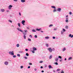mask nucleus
<instances>
[{
	"mask_svg": "<svg viewBox=\"0 0 73 73\" xmlns=\"http://www.w3.org/2000/svg\"><path fill=\"white\" fill-rule=\"evenodd\" d=\"M52 58V55H50V56L49 57V58L50 59H51V58Z\"/></svg>",
	"mask_w": 73,
	"mask_h": 73,
	"instance_id": "nucleus-19",
	"label": "nucleus"
},
{
	"mask_svg": "<svg viewBox=\"0 0 73 73\" xmlns=\"http://www.w3.org/2000/svg\"><path fill=\"white\" fill-rule=\"evenodd\" d=\"M28 40L29 41H32L31 39L29 38H28Z\"/></svg>",
	"mask_w": 73,
	"mask_h": 73,
	"instance_id": "nucleus-27",
	"label": "nucleus"
},
{
	"mask_svg": "<svg viewBox=\"0 0 73 73\" xmlns=\"http://www.w3.org/2000/svg\"><path fill=\"white\" fill-rule=\"evenodd\" d=\"M72 59V57H70L68 58V60L69 61V60H70Z\"/></svg>",
	"mask_w": 73,
	"mask_h": 73,
	"instance_id": "nucleus-16",
	"label": "nucleus"
},
{
	"mask_svg": "<svg viewBox=\"0 0 73 73\" xmlns=\"http://www.w3.org/2000/svg\"><path fill=\"white\" fill-rule=\"evenodd\" d=\"M18 26L19 27H21V25H20V23H18Z\"/></svg>",
	"mask_w": 73,
	"mask_h": 73,
	"instance_id": "nucleus-20",
	"label": "nucleus"
},
{
	"mask_svg": "<svg viewBox=\"0 0 73 73\" xmlns=\"http://www.w3.org/2000/svg\"><path fill=\"white\" fill-rule=\"evenodd\" d=\"M60 70L61 69H58L56 70V71H57V72H58V71H60Z\"/></svg>",
	"mask_w": 73,
	"mask_h": 73,
	"instance_id": "nucleus-31",
	"label": "nucleus"
},
{
	"mask_svg": "<svg viewBox=\"0 0 73 73\" xmlns=\"http://www.w3.org/2000/svg\"><path fill=\"white\" fill-rule=\"evenodd\" d=\"M58 58H59L61 59V58H62V57H61V56H59L58 57Z\"/></svg>",
	"mask_w": 73,
	"mask_h": 73,
	"instance_id": "nucleus-22",
	"label": "nucleus"
},
{
	"mask_svg": "<svg viewBox=\"0 0 73 73\" xmlns=\"http://www.w3.org/2000/svg\"><path fill=\"white\" fill-rule=\"evenodd\" d=\"M70 15H72V12H70L69 13Z\"/></svg>",
	"mask_w": 73,
	"mask_h": 73,
	"instance_id": "nucleus-54",
	"label": "nucleus"
},
{
	"mask_svg": "<svg viewBox=\"0 0 73 73\" xmlns=\"http://www.w3.org/2000/svg\"><path fill=\"white\" fill-rule=\"evenodd\" d=\"M61 8H58L57 9V11L58 12H61Z\"/></svg>",
	"mask_w": 73,
	"mask_h": 73,
	"instance_id": "nucleus-5",
	"label": "nucleus"
},
{
	"mask_svg": "<svg viewBox=\"0 0 73 73\" xmlns=\"http://www.w3.org/2000/svg\"><path fill=\"white\" fill-rule=\"evenodd\" d=\"M1 12H5V9H1Z\"/></svg>",
	"mask_w": 73,
	"mask_h": 73,
	"instance_id": "nucleus-8",
	"label": "nucleus"
},
{
	"mask_svg": "<svg viewBox=\"0 0 73 73\" xmlns=\"http://www.w3.org/2000/svg\"><path fill=\"white\" fill-rule=\"evenodd\" d=\"M33 50H34V51L37 50V48H36L35 47H33Z\"/></svg>",
	"mask_w": 73,
	"mask_h": 73,
	"instance_id": "nucleus-9",
	"label": "nucleus"
},
{
	"mask_svg": "<svg viewBox=\"0 0 73 73\" xmlns=\"http://www.w3.org/2000/svg\"><path fill=\"white\" fill-rule=\"evenodd\" d=\"M19 46H20V45L19 44H17V47H19Z\"/></svg>",
	"mask_w": 73,
	"mask_h": 73,
	"instance_id": "nucleus-23",
	"label": "nucleus"
},
{
	"mask_svg": "<svg viewBox=\"0 0 73 73\" xmlns=\"http://www.w3.org/2000/svg\"><path fill=\"white\" fill-rule=\"evenodd\" d=\"M42 29L40 28L39 29H36V30L37 31H40V30H41Z\"/></svg>",
	"mask_w": 73,
	"mask_h": 73,
	"instance_id": "nucleus-10",
	"label": "nucleus"
},
{
	"mask_svg": "<svg viewBox=\"0 0 73 73\" xmlns=\"http://www.w3.org/2000/svg\"><path fill=\"white\" fill-rule=\"evenodd\" d=\"M66 20H68V18L67 17H66Z\"/></svg>",
	"mask_w": 73,
	"mask_h": 73,
	"instance_id": "nucleus-64",
	"label": "nucleus"
},
{
	"mask_svg": "<svg viewBox=\"0 0 73 73\" xmlns=\"http://www.w3.org/2000/svg\"><path fill=\"white\" fill-rule=\"evenodd\" d=\"M55 60L56 62H57L58 60V58H56L55 59Z\"/></svg>",
	"mask_w": 73,
	"mask_h": 73,
	"instance_id": "nucleus-11",
	"label": "nucleus"
},
{
	"mask_svg": "<svg viewBox=\"0 0 73 73\" xmlns=\"http://www.w3.org/2000/svg\"><path fill=\"white\" fill-rule=\"evenodd\" d=\"M29 37H31V38H32V36L31 35H29Z\"/></svg>",
	"mask_w": 73,
	"mask_h": 73,
	"instance_id": "nucleus-41",
	"label": "nucleus"
},
{
	"mask_svg": "<svg viewBox=\"0 0 73 73\" xmlns=\"http://www.w3.org/2000/svg\"><path fill=\"white\" fill-rule=\"evenodd\" d=\"M63 29V31H63V32H65L66 31V30H65V29Z\"/></svg>",
	"mask_w": 73,
	"mask_h": 73,
	"instance_id": "nucleus-28",
	"label": "nucleus"
},
{
	"mask_svg": "<svg viewBox=\"0 0 73 73\" xmlns=\"http://www.w3.org/2000/svg\"><path fill=\"white\" fill-rule=\"evenodd\" d=\"M47 49L49 51V52L50 53H52V49L51 48H47Z\"/></svg>",
	"mask_w": 73,
	"mask_h": 73,
	"instance_id": "nucleus-2",
	"label": "nucleus"
},
{
	"mask_svg": "<svg viewBox=\"0 0 73 73\" xmlns=\"http://www.w3.org/2000/svg\"><path fill=\"white\" fill-rule=\"evenodd\" d=\"M71 38H72V37H73V35H71Z\"/></svg>",
	"mask_w": 73,
	"mask_h": 73,
	"instance_id": "nucleus-60",
	"label": "nucleus"
},
{
	"mask_svg": "<svg viewBox=\"0 0 73 73\" xmlns=\"http://www.w3.org/2000/svg\"><path fill=\"white\" fill-rule=\"evenodd\" d=\"M9 53L10 54H11V55H12V56H14V52H13V51H9Z\"/></svg>",
	"mask_w": 73,
	"mask_h": 73,
	"instance_id": "nucleus-1",
	"label": "nucleus"
},
{
	"mask_svg": "<svg viewBox=\"0 0 73 73\" xmlns=\"http://www.w3.org/2000/svg\"><path fill=\"white\" fill-rule=\"evenodd\" d=\"M17 30H18V31H20V32H22V33H23V31H22V30L20 29L19 28H17Z\"/></svg>",
	"mask_w": 73,
	"mask_h": 73,
	"instance_id": "nucleus-4",
	"label": "nucleus"
},
{
	"mask_svg": "<svg viewBox=\"0 0 73 73\" xmlns=\"http://www.w3.org/2000/svg\"><path fill=\"white\" fill-rule=\"evenodd\" d=\"M51 7L52 8H54V9H56V7L54 6H51Z\"/></svg>",
	"mask_w": 73,
	"mask_h": 73,
	"instance_id": "nucleus-14",
	"label": "nucleus"
},
{
	"mask_svg": "<svg viewBox=\"0 0 73 73\" xmlns=\"http://www.w3.org/2000/svg\"><path fill=\"white\" fill-rule=\"evenodd\" d=\"M29 64H30V65H32V64L31 63H29Z\"/></svg>",
	"mask_w": 73,
	"mask_h": 73,
	"instance_id": "nucleus-52",
	"label": "nucleus"
},
{
	"mask_svg": "<svg viewBox=\"0 0 73 73\" xmlns=\"http://www.w3.org/2000/svg\"><path fill=\"white\" fill-rule=\"evenodd\" d=\"M53 12H56V9H55L54 10Z\"/></svg>",
	"mask_w": 73,
	"mask_h": 73,
	"instance_id": "nucleus-33",
	"label": "nucleus"
},
{
	"mask_svg": "<svg viewBox=\"0 0 73 73\" xmlns=\"http://www.w3.org/2000/svg\"><path fill=\"white\" fill-rule=\"evenodd\" d=\"M65 21L66 23H68V19H66Z\"/></svg>",
	"mask_w": 73,
	"mask_h": 73,
	"instance_id": "nucleus-42",
	"label": "nucleus"
},
{
	"mask_svg": "<svg viewBox=\"0 0 73 73\" xmlns=\"http://www.w3.org/2000/svg\"><path fill=\"white\" fill-rule=\"evenodd\" d=\"M23 33L24 35H27L26 33H25V32L23 33Z\"/></svg>",
	"mask_w": 73,
	"mask_h": 73,
	"instance_id": "nucleus-17",
	"label": "nucleus"
},
{
	"mask_svg": "<svg viewBox=\"0 0 73 73\" xmlns=\"http://www.w3.org/2000/svg\"><path fill=\"white\" fill-rule=\"evenodd\" d=\"M25 50L26 51H28V49L27 48Z\"/></svg>",
	"mask_w": 73,
	"mask_h": 73,
	"instance_id": "nucleus-48",
	"label": "nucleus"
},
{
	"mask_svg": "<svg viewBox=\"0 0 73 73\" xmlns=\"http://www.w3.org/2000/svg\"><path fill=\"white\" fill-rule=\"evenodd\" d=\"M14 1H17V0H13Z\"/></svg>",
	"mask_w": 73,
	"mask_h": 73,
	"instance_id": "nucleus-59",
	"label": "nucleus"
},
{
	"mask_svg": "<svg viewBox=\"0 0 73 73\" xmlns=\"http://www.w3.org/2000/svg\"><path fill=\"white\" fill-rule=\"evenodd\" d=\"M53 25L52 24L50 25L49 26V27H53Z\"/></svg>",
	"mask_w": 73,
	"mask_h": 73,
	"instance_id": "nucleus-26",
	"label": "nucleus"
},
{
	"mask_svg": "<svg viewBox=\"0 0 73 73\" xmlns=\"http://www.w3.org/2000/svg\"><path fill=\"white\" fill-rule=\"evenodd\" d=\"M40 32H42V33H43V32H44L43 31H42L41 30L40 31Z\"/></svg>",
	"mask_w": 73,
	"mask_h": 73,
	"instance_id": "nucleus-57",
	"label": "nucleus"
},
{
	"mask_svg": "<svg viewBox=\"0 0 73 73\" xmlns=\"http://www.w3.org/2000/svg\"><path fill=\"white\" fill-rule=\"evenodd\" d=\"M4 64L5 65H8V62L6 61L4 62Z\"/></svg>",
	"mask_w": 73,
	"mask_h": 73,
	"instance_id": "nucleus-7",
	"label": "nucleus"
},
{
	"mask_svg": "<svg viewBox=\"0 0 73 73\" xmlns=\"http://www.w3.org/2000/svg\"><path fill=\"white\" fill-rule=\"evenodd\" d=\"M52 51H54V50H55V49H54V48H53L52 49Z\"/></svg>",
	"mask_w": 73,
	"mask_h": 73,
	"instance_id": "nucleus-34",
	"label": "nucleus"
},
{
	"mask_svg": "<svg viewBox=\"0 0 73 73\" xmlns=\"http://www.w3.org/2000/svg\"><path fill=\"white\" fill-rule=\"evenodd\" d=\"M16 55H14L13 56V58H16Z\"/></svg>",
	"mask_w": 73,
	"mask_h": 73,
	"instance_id": "nucleus-30",
	"label": "nucleus"
},
{
	"mask_svg": "<svg viewBox=\"0 0 73 73\" xmlns=\"http://www.w3.org/2000/svg\"><path fill=\"white\" fill-rule=\"evenodd\" d=\"M13 7V6L12 5H9L8 7L9 9H11Z\"/></svg>",
	"mask_w": 73,
	"mask_h": 73,
	"instance_id": "nucleus-6",
	"label": "nucleus"
},
{
	"mask_svg": "<svg viewBox=\"0 0 73 73\" xmlns=\"http://www.w3.org/2000/svg\"><path fill=\"white\" fill-rule=\"evenodd\" d=\"M45 38L46 39H49V37L48 36H46L45 37Z\"/></svg>",
	"mask_w": 73,
	"mask_h": 73,
	"instance_id": "nucleus-18",
	"label": "nucleus"
},
{
	"mask_svg": "<svg viewBox=\"0 0 73 73\" xmlns=\"http://www.w3.org/2000/svg\"><path fill=\"white\" fill-rule=\"evenodd\" d=\"M21 69H22V68H23V66H21Z\"/></svg>",
	"mask_w": 73,
	"mask_h": 73,
	"instance_id": "nucleus-51",
	"label": "nucleus"
},
{
	"mask_svg": "<svg viewBox=\"0 0 73 73\" xmlns=\"http://www.w3.org/2000/svg\"><path fill=\"white\" fill-rule=\"evenodd\" d=\"M24 58L25 59H27L28 58H27V57H25Z\"/></svg>",
	"mask_w": 73,
	"mask_h": 73,
	"instance_id": "nucleus-50",
	"label": "nucleus"
},
{
	"mask_svg": "<svg viewBox=\"0 0 73 73\" xmlns=\"http://www.w3.org/2000/svg\"><path fill=\"white\" fill-rule=\"evenodd\" d=\"M41 72H42V73H44V70H42L41 71Z\"/></svg>",
	"mask_w": 73,
	"mask_h": 73,
	"instance_id": "nucleus-58",
	"label": "nucleus"
},
{
	"mask_svg": "<svg viewBox=\"0 0 73 73\" xmlns=\"http://www.w3.org/2000/svg\"><path fill=\"white\" fill-rule=\"evenodd\" d=\"M26 56H29V54L28 53H26Z\"/></svg>",
	"mask_w": 73,
	"mask_h": 73,
	"instance_id": "nucleus-21",
	"label": "nucleus"
},
{
	"mask_svg": "<svg viewBox=\"0 0 73 73\" xmlns=\"http://www.w3.org/2000/svg\"><path fill=\"white\" fill-rule=\"evenodd\" d=\"M19 53H23V51H20L19 52Z\"/></svg>",
	"mask_w": 73,
	"mask_h": 73,
	"instance_id": "nucleus-49",
	"label": "nucleus"
},
{
	"mask_svg": "<svg viewBox=\"0 0 73 73\" xmlns=\"http://www.w3.org/2000/svg\"><path fill=\"white\" fill-rule=\"evenodd\" d=\"M40 68H41V69H42V68H43V67H42V66H41Z\"/></svg>",
	"mask_w": 73,
	"mask_h": 73,
	"instance_id": "nucleus-61",
	"label": "nucleus"
},
{
	"mask_svg": "<svg viewBox=\"0 0 73 73\" xmlns=\"http://www.w3.org/2000/svg\"><path fill=\"white\" fill-rule=\"evenodd\" d=\"M32 31L33 32H36V31H35V29L32 30Z\"/></svg>",
	"mask_w": 73,
	"mask_h": 73,
	"instance_id": "nucleus-25",
	"label": "nucleus"
},
{
	"mask_svg": "<svg viewBox=\"0 0 73 73\" xmlns=\"http://www.w3.org/2000/svg\"><path fill=\"white\" fill-rule=\"evenodd\" d=\"M57 30V28H55L54 29V31H56Z\"/></svg>",
	"mask_w": 73,
	"mask_h": 73,
	"instance_id": "nucleus-47",
	"label": "nucleus"
},
{
	"mask_svg": "<svg viewBox=\"0 0 73 73\" xmlns=\"http://www.w3.org/2000/svg\"><path fill=\"white\" fill-rule=\"evenodd\" d=\"M71 36H72V34H70L69 35V37H71Z\"/></svg>",
	"mask_w": 73,
	"mask_h": 73,
	"instance_id": "nucleus-38",
	"label": "nucleus"
},
{
	"mask_svg": "<svg viewBox=\"0 0 73 73\" xmlns=\"http://www.w3.org/2000/svg\"><path fill=\"white\" fill-rule=\"evenodd\" d=\"M9 21L11 23H12V21L11 20H9Z\"/></svg>",
	"mask_w": 73,
	"mask_h": 73,
	"instance_id": "nucleus-37",
	"label": "nucleus"
},
{
	"mask_svg": "<svg viewBox=\"0 0 73 73\" xmlns=\"http://www.w3.org/2000/svg\"><path fill=\"white\" fill-rule=\"evenodd\" d=\"M42 61H40V63H42Z\"/></svg>",
	"mask_w": 73,
	"mask_h": 73,
	"instance_id": "nucleus-56",
	"label": "nucleus"
},
{
	"mask_svg": "<svg viewBox=\"0 0 73 73\" xmlns=\"http://www.w3.org/2000/svg\"><path fill=\"white\" fill-rule=\"evenodd\" d=\"M25 20H23L22 22H21V23L23 25H25Z\"/></svg>",
	"mask_w": 73,
	"mask_h": 73,
	"instance_id": "nucleus-3",
	"label": "nucleus"
},
{
	"mask_svg": "<svg viewBox=\"0 0 73 73\" xmlns=\"http://www.w3.org/2000/svg\"><path fill=\"white\" fill-rule=\"evenodd\" d=\"M21 3H25V0H21Z\"/></svg>",
	"mask_w": 73,
	"mask_h": 73,
	"instance_id": "nucleus-12",
	"label": "nucleus"
},
{
	"mask_svg": "<svg viewBox=\"0 0 73 73\" xmlns=\"http://www.w3.org/2000/svg\"><path fill=\"white\" fill-rule=\"evenodd\" d=\"M66 49L65 47L64 48H63L62 50V51H65V50H66Z\"/></svg>",
	"mask_w": 73,
	"mask_h": 73,
	"instance_id": "nucleus-13",
	"label": "nucleus"
},
{
	"mask_svg": "<svg viewBox=\"0 0 73 73\" xmlns=\"http://www.w3.org/2000/svg\"><path fill=\"white\" fill-rule=\"evenodd\" d=\"M35 38H37V36L36 35H35Z\"/></svg>",
	"mask_w": 73,
	"mask_h": 73,
	"instance_id": "nucleus-32",
	"label": "nucleus"
},
{
	"mask_svg": "<svg viewBox=\"0 0 73 73\" xmlns=\"http://www.w3.org/2000/svg\"><path fill=\"white\" fill-rule=\"evenodd\" d=\"M34 70H35V71H36V70H37V69H36V68H35V69H34Z\"/></svg>",
	"mask_w": 73,
	"mask_h": 73,
	"instance_id": "nucleus-55",
	"label": "nucleus"
},
{
	"mask_svg": "<svg viewBox=\"0 0 73 73\" xmlns=\"http://www.w3.org/2000/svg\"><path fill=\"white\" fill-rule=\"evenodd\" d=\"M66 29H68V26H66Z\"/></svg>",
	"mask_w": 73,
	"mask_h": 73,
	"instance_id": "nucleus-39",
	"label": "nucleus"
},
{
	"mask_svg": "<svg viewBox=\"0 0 73 73\" xmlns=\"http://www.w3.org/2000/svg\"><path fill=\"white\" fill-rule=\"evenodd\" d=\"M48 67L49 68V69H50L51 68H52V67L50 65H49L48 66Z\"/></svg>",
	"mask_w": 73,
	"mask_h": 73,
	"instance_id": "nucleus-15",
	"label": "nucleus"
},
{
	"mask_svg": "<svg viewBox=\"0 0 73 73\" xmlns=\"http://www.w3.org/2000/svg\"><path fill=\"white\" fill-rule=\"evenodd\" d=\"M17 56L18 57H20V54H17Z\"/></svg>",
	"mask_w": 73,
	"mask_h": 73,
	"instance_id": "nucleus-29",
	"label": "nucleus"
},
{
	"mask_svg": "<svg viewBox=\"0 0 73 73\" xmlns=\"http://www.w3.org/2000/svg\"><path fill=\"white\" fill-rule=\"evenodd\" d=\"M55 65H58V63H57V62H56L55 63Z\"/></svg>",
	"mask_w": 73,
	"mask_h": 73,
	"instance_id": "nucleus-43",
	"label": "nucleus"
},
{
	"mask_svg": "<svg viewBox=\"0 0 73 73\" xmlns=\"http://www.w3.org/2000/svg\"><path fill=\"white\" fill-rule=\"evenodd\" d=\"M52 38H53V39H55V38H56V37L55 36H53L52 37Z\"/></svg>",
	"mask_w": 73,
	"mask_h": 73,
	"instance_id": "nucleus-45",
	"label": "nucleus"
},
{
	"mask_svg": "<svg viewBox=\"0 0 73 73\" xmlns=\"http://www.w3.org/2000/svg\"><path fill=\"white\" fill-rule=\"evenodd\" d=\"M24 38L25 39H26V36L24 35Z\"/></svg>",
	"mask_w": 73,
	"mask_h": 73,
	"instance_id": "nucleus-35",
	"label": "nucleus"
},
{
	"mask_svg": "<svg viewBox=\"0 0 73 73\" xmlns=\"http://www.w3.org/2000/svg\"><path fill=\"white\" fill-rule=\"evenodd\" d=\"M19 15H20V16H21V13H19Z\"/></svg>",
	"mask_w": 73,
	"mask_h": 73,
	"instance_id": "nucleus-62",
	"label": "nucleus"
},
{
	"mask_svg": "<svg viewBox=\"0 0 73 73\" xmlns=\"http://www.w3.org/2000/svg\"><path fill=\"white\" fill-rule=\"evenodd\" d=\"M27 29H29V27H27Z\"/></svg>",
	"mask_w": 73,
	"mask_h": 73,
	"instance_id": "nucleus-63",
	"label": "nucleus"
},
{
	"mask_svg": "<svg viewBox=\"0 0 73 73\" xmlns=\"http://www.w3.org/2000/svg\"><path fill=\"white\" fill-rule=\"evenodd\" d=\"M64 32L63 31H61V34L62 35L63 34V33H64Z\"/></svg>",
	"mask_w": 73,
	"mask_h": 73,
	"instance_id": "nucleus-24",
	"label": "nucleus"
},
{
	"mask_svg": "<svg viewBox=\"0 0 73 73\" xmlns=\"http://www.w3.org/2000/svg\"><path fill=\"white\" fill-rule=\"evenodd\" d=\"M46 47H48V44H46Z\"/></svg>",
	"mask_w": 73,
	"mask_h": 73,
	"instance_id": "nucleus-36",
	"label": "nucleus"
},
{
	"mask_svg": "<svg viewBox=\"0 0 73 73\" xmlns=\"http://www.w3.org/2000/svg\"><path fill=\"white\" fill-rule=\"evenodd\" d=\"M31 68V67L30 66H29L28 67V69H29V68Z\"/></svg>",
	"mask_w": 73,
	"mask_h": 73,
	"instance_id": "nucleus-53",
	"label": "nucleus"
},
{
	"mask_svg": "<svg viewBox=\"0 0 73 73\" xmlns=\"http://www.w3.org/2000/svg\"><path fill=\"white\" fill-rule=\"evenodd\" d=\"M32 52L33 53H35V51L33 50V51H32Z\"/></svg>",
	"mask_w": 73,
	"mask_h": 73,
	"instance_id": "nucleus-46",
	"label": "nucleus"
},
{
	"mask_svg": "<svg viewBox=\"0 0 73 73\" xmlns=\"http://www.w3.org/2000/svg\"><path fill=\"white\" fill-rule=\"evenodd\" d=\"M25 33H26V32H28V31H27V30H25Z\"/></svg>",
	"mask_w": 73,
	"mask_h": 73,
	"instance_id": "nucleus-40",
	"label": "nucleus"
},
{
	"mask_svg": "<svg viewBox=\"0 0 73 73\" xmlns=\"http://www.w3.org/2000/svg\"><path fill=\"white\" fill-rule=\"evenodd\" d=\"M61 73H64V72L63 71V70H62V71L61 72Z\"/></svg>",
	"mask_w": 73,
	"mask_h": 73,
	"instance_id": "nucleus-44",
	"label": "nucleus"
}]
</instances>
